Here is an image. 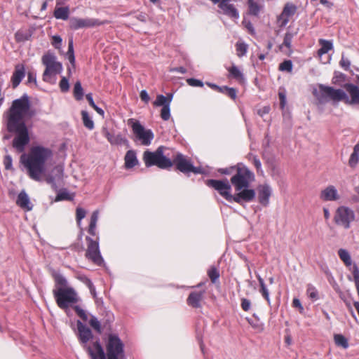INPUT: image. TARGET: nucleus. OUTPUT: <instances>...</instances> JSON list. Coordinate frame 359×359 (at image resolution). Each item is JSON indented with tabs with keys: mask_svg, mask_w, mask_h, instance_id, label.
Instances as JSON below:
<instances>
[{
	"mask_svg": "<svg viewBox=\"0 0 359 359\" xmlns=\"http://www.w3.org/2000/svg\"><path fill=\"white\" fill-rule=\"evenodd\" d=\"M86 240L88 243L87 250L86 252V258L97 265H101L103 262V259L99 249L98 238L94 241L91 238L87 236Z\"/></svg>",
	"mask_w": 359,
	"mask_h": 359,
	"instance_id": "obj_14",
	"label": "nucleus"
},
{
	"mask_svg": "<svg viewBox=\"0 0 359 359\" xmlns=\"http://www.w3.org/2000/svg\"><path fill=\"white\" fill-rule=\"evenodd\" d=\"M74 311H76V314L84 321H86L88 320V315L86 312L80 308L79 306H76L74 307Z\"/></svg>",
	"mask_w": 359,
	"mask_h": 359,
	"instance_id": "obj_55",
	"label": "nucleus"
},
{
	"mask_svg": "<svg viewBox=\"0 0 359 359\" xmlns=\"http://www.w3.org/2000/svg\"><path fill=\"white\" fill-rule=\"evenodd\" d=\"M74 95L76 100H81L83 97V90L80 81L76 82L74 86Z\"/></svg>",
	"mask_w": 359,
	"mask_h": 359,
	"instance_id": "obj_38",
	"label": "nucleus"
},
{
	"mask_svg": "<svg viewBox=\"0 0 359 359\" xmlns=\"http://www.w3.org/2000/svg\"><path fill=\"white\" fill-rule=\"evenodd\" d=\"M102 133L111 144H123L128 142L121 135L111 134L105 128L102 129Z\"/></svg>",
	"mask_w": 359,
	"mask_h": 359,
	"instance_id": "obj_24",
	"label": "nucleus"
},
{
	"mask_svg": "<svg viewBox=\"0 0 359 359\" xmlns=\"http://www.w3.org/2000/svg\"><path fill=\"white\" fill-rule=\"evenodd\" d=\"M236 165L230 167L229 168H221L219 170V172L224 175H230L233 174L236 172Z\"/></svg>",
	"mask_w": 359,
	"mask_h": 359,
	"instance_id": "obj_61",
	"label": "nucleus"
},
{
	"mask_svg": "<svg viewBox=\"0 0 359 359\" xmlns=\"http://www.w3.org/2000/svg\"><path fill=\"white\" fill-rule=\"evenodd\" d=\"M53 156L50 148L36 145L33 146L27 154H22L20 161L32 180L36 182L44 180L56 190V182L62 180L64 169L61 165H56L47 172V165L52 161Z\"/></svg>",
	"mask_w": 359,
	"mask_h": 359,
	"instance_id": "obj_1",
	"label": "nucleus"
},
{
	"mask_svg": "<svg viewBox=\"0 0 359 359\" xmlns=\"http://www.w3.org/2000/svg\"><path fill=\"white\" fill-rule=\"evenodd\" d=\"M259 292L262 294V295L263 296V297L267 301L268 304H270L271 299H270V297H269V290L267 289L266 285H264L260 286Z\"/></svg>",
	"mask_w": 359,
	"mask_h": 359,
	"instance_id": "obj_54",
	"label": "nucleus"
},
{
	"mask_svg": "<svg viewBox=\"0 0 359 359\" xmlns=\"http://www.w3.org/2000/svg\"><path fill=\"white\" fill-rule=\"evenodd\" d=\"M253 317L256 318L255 320H253L251 318H247L246 320L249 323V324L254 328L262 330V325L259 323V318L256 316V314L253 315Z\"/></svg>",
	"mask_w": 359,
	"mask_h": 359,
	"instance_id": "obj_46",
	"label": "nucleus"
},
{
	"mask_svg": "<svg viewBox=\"0 0 359 359\" xmlns=\"http://www.w3.org/2000/svg\"><path fill=\"white\" fill-rule=\"evenodd\" d=\"M359 162V143L356 144L353 147V153L348 160V165L350 167L354 168L356 167Z\"/></svg>",
	"mask_w": 359,
	"mask_h": 359,
	"instance_id": "obj_31",
	"label": "nucleus"
},
{
	"mask_svg": "<svg viewBox=\"0 0 359 359\" xmlns=\"http://www.w3.org/2000/svg\"><path fill=\"white\" fill-rule=\"evenodd\" d=\"M86 211L81 208H77L76 211V222L79 226L81 225V220L86 217Z\"/></svg>",
	"mask_w": 359,
	"mask_h": 359,
	"instance_id": "obj_45",
	"label": "nucleus"
},
{
	"mask_svg": "<svg viewBox=\"0 0 359 359\" xmlns=\"http://www.w3.org/2000/svg\"><path fill=\"white\" fill-rule=\"evenodd\" d=\"M338 255L346 266H350L352 264L351 255L346 250L339 249L338 250Z\"/></svg>",
	"mask_w": 359,
	"mask_h": 359,
	"instance_id": "obj_32",
	"label": "nucleus"
},
{
	"mask_svg": "<svg viewBox=\"0 0 359 359\" xmlns=\"http://www.w3.org/2000/svg\"><path fill=\"white\" fill-rule=\"evenodd\" d=\"M77 330H78V337L79 341L82 344L83 348H85L88 354L90 355V351L93 352V353H97L93 344L92 346H88L87 343L93 338V334L91 330L87 327L84 324H83L80 320H77Z\"/></svg>",
	"mask_w": 359,
	"mask_h": 359,
	"instance_id": "obj_16",
	"label": "nucleus"
},
{
	"mask_svg": "<svg viewBox=\"0 0 359 359\" xmlns=\"http://www.w3.org/2000/svg\"><path fill=\"white\" fill-rule=\"evenodd\" d=\"M170 103L171 98H168L163 95H158L153 104L155 107H164L166 104H170Z\"/></svg>",
	"mask_w": 359,
	"mask_h": 359,
	"instance_id": "obj_34",
	"label": "nucleus"
},
{
	"mask_svg": "<svg viewBox=\"0 0 359 359\" xmlns=\"http://www.w3.org/2000/svg\"><path fill=\"white\" fill-rule=\"evenodd\" d=\"M35 115V111L31 109L29 99L22 96L13 101L6 113L7 128L27 126L26 120Z\"/></svg>",
	"mask_w": 359,
	"mask_h": 359,
	"instance_id": "obj_3",
	"label": "nucleus"
},
{
	"mask_svg": "<svg viewBox=\"0 0 359 359\" xmlns=\"http://www.w3.org/2000/svg\"><path fill=\"white\" fill-rule=\"evenodd\" d=\"M170 104H166L164 107H162L161 110V118L163 121H168L170 118Z\"/></svg>",
	"mask_w": 359,
	"mask_h": 359,
	"instance_id": "obj_43",
	"label": "nucleus"
},
{
	"mask_svg": "<svg viewBox=\"0 0 359 359\" xmlns=\"http://www.w3.org/2000/svg\"><path fill=\"white\" fill-rule=\"evenodd\" d=\"M81 280L87 285L90 291V293L93 295V297H95V289L91 280L87 277H83L81 278Z\"/></svg>",
	"mask_w": 359,
	"mask_h": 359,
	"instance_id": "obj_56",
	"label": "nucleus"
},
{
	"mask_svg": "<svg viewBox=\"0 0 359 359\" xmlns=\"http://www.w3.org/2000/svg\"><path fill=\"white\" fill-rule=\"evenodd\" d=\"M164 147H159L155 151H145L143 154V160L147 167L156 165L161 169H166L172 166V160L164 155Z\"/></svg>",
	"mask_w": 359,
	"mask_h": 359,
	"instance_id": "obj_7",
	"label": "nucleus"
},
{
	"mask_svg": "<svg viewBox=\"0 0 359 359\" xmlns=\"http://www.w3.org/2000/svg\"><path fill=\"white\" fill-rule=\"evenodd\" d=\"M226 69L229 72V78L233 79L241 84L245 83L244 74L237 66L233 65L230 67H227Z\"/></svg>",
	"mask_w": 359,
	"mask_h": 359,
	"instance_id": "obj_25",
	"label": "nucleus"
},
{
	"mask_svg": "<svg viewBox=\"0 0 359 359\" xmlns=\"http://www.w3.org/2000/svg\"><path fill=\"white\" fill-rule=\"evenodd\" d=\"M319 44L320 45V48L318 50V55L320 57L333 48V44L331 41L320 39H319Z\"/></svg>",
	"mask_w": 359,
	"mask_h": 359,
	"instance_id": "obj_30",
	"label": "nucleus"
},
{
	"mask_svg": "<svg viewBox=\"0 0 359 359\" xmlns=\"http://www.w3.org/2000/svg\"><path fill=\"white\" fill-rule=\"evenodd\" d=\"M292 306L297 308L301 313L304 312V307L302 306L299 299L294 298L292 301Z\"/></svg>",
	"mask_w": 359,
	"mask_h": 359,
	"instance_id": "obj_64",
	"label": "nucleus"
},
{
	"mask_svg": "<svg viewBox=\"0 0 359 359\" xmlns=\"http://www.w3.org/2000/svg\"><path fill=\"white\" fill-rule=\"evenodd\" d=\"M98 217H99V211L98 210H95L92 213L89 227L96 229Z\"/></svg>",
	"mask_w": 359,
	"mask_h": 359,
	"instance_id": "obj_53",
	"label": "nucleus"
},
{
	"mask_svg": "<svg viewBox=\"0 0 359 359\" xmlns=\"http://www.w3.org/2000/svg\"><path fill=\"white\" fill-rule=\"evenodd\" d=\"M255 180V174L244 164L238 163L236 168V172L231 178V183L233 186L236 193L250 191L252 197L249 200H242L243 202L252 201L256 196L255 190L250 189V184Z\"/></svg>",
	"mask_w": 359,
	"mask_h": 359,
	"instance_id": "obj_4",
	"label": "nucleus"
},
{
	"mask_svg": "<svg viewBox=\"0 0 359 359\" xmlns=\"http://www.w3.org/2000/svg\"><path fill=\"white\" fill-rule=\"evenodd\" d=\"M334 342L337 346H341L344 348H347L348 347V340L342 334H334Z\"/></svg>",
	"mask_w": 359,
	"mask_h": 359,
	"instance_id": "obj_35",
	"label": "nucleus"
},
{
	"mask_svg": "<svg viewBox=\"0 0 359 359\" xmlns=\"http://www.w3.org/2000/svg\"><path fill=\"white\" fill-rule=\"evenodd\" d=\"M355 212L349 207L345 205L339 206L334 215V223L345 229L351 227V224L355 220Z\"/></svg>",
	"mask_w": 359,
	"mask_h": 359,
	"instance_id": "obj_11",
	"label": "nucleus"
},
{
	"mask_svg": "<svg viewBox=\"0 0 359 359\" xmlns=\"http://www.w3.org/2000/svg\"><path fill=\"white\" fill-rule=\"evenodd\" d=\"M187 82L191 86H194V87H203V83L201 80H198V79H188L187 80Z\"/></svg>",
	"mask_w": 359,
	"mask_h": 359,
	"instance_id": "obj_58",
	"label": "nucleus"
},
{
	"mask_svg": "<svg viewBox=\"0 0 359 359\" xmlns=\"http://www.w3.org/2000/svg\"><path fill=\"white\" fill-rule=\"evenodd\" d=\"M208 276L212 283H215L219 278V273L215 267H211L208 271Z\"/></svg>",
	"mask_w": 359,
	"mask_h": 359,
	"instance_id": "obj_48",
	"label": "nucleus"
},
{
	"mask_svg": "<svg viewBox=\"0 0 359 359\" xmlns=\"http://www.w3.org/2000/svg\"><path fill=\"white\" fill-rule=\"evenodd\" d=\"M82 120L83 125L89 130H93L94 128V123L90 117L88 113L86 111H81Z\"/></svg>",
	"mask_w": 359,
	"mask_h": 359,
	"instance_id": "obj_36",
	"label": "nucleus"
},
{
	"mask_svg": "<svg viewBox=\"0 0 359 359\" xmlns=\"http://www.w3.org/2000/svg\"><path fill=\"white\" fill-rule=\"evenodd\" d=\"M219 7L224 14L232 18H238V12L233 4H231L229 2H220Z\"/></svg>",
	"mask_w": 359,
	"mask_h": 359,
	"instance_id": "obj_23",
	"label": "nucleus"
},
{
	"mask_svg": "<svg viewBox=\"0 0 359 359\" xmlns=\"http://www.w3.org/2000/svg\"><path fill=\"white\" fill-rule=\"evenodd\" d=\"M320 198L323 201H336L340 199V195L334 186L329 185L320 191Z\"/></svg>",
	"mask_w": 359,
	"mask_h": 359,
	"instance_id": "obj_19",
	"label": "nucleus"
},
{
	"mask_svg": "<svg viewBox=\"0 0 359 359\" xmlns=\"http://www.w3.org/2000/svg\"><path fill=\"white\" fill-rule=\"evenodd\" d=\"M293 37H294V34L293 33L289 32H287L285 34L284 39H283V43L281 46H285V47H287L288 48H290Z\"/></svg>",
	"mask_w": 359,
	"mask_h": 359,
	"instance_id": "obj_44",
	"label": "nucleus"
},
{
	"mask_svg": "<svg viewBox=\"0 0 359 359\" xmlns=\"http://www.w3.org/2000/svg\"><path fill=\"white\" fill-rule=\"evenodd\" d=\"M4 165L5 168L7 170H10L12 168V158L11 156L7 155L4 158Z\"/></svg>",
	"mask_w": 359,
	"mask_h": 359,
	"instance_id": "obj_63",
	"label": "nucleus"
},
{
	"mask_svg": "<svg viewBox=\"0 0 359 359\" xmlns=\"http://www.w3.org/2000/svg\"><path fill=\"white\" fill-rule=\"evenodd\" d=\"M297 7L292 4L287 3L285 4L282 13L278 15L277 22L279 27H284L297 12Z\"/></svg>",
	"mask_w": 359,
	"mask_h": 359,
	"instance_id": "obj_17",
	"label": "nucleus"
},
{
	"mask_svg": "<svg viewBox=\"0 0 359 359\" xmlns=\"http://www.w3.org/2000/svg\"><path fill=\"white\" fill-rule=\"evenodd\" d=\"M249 11L250 14L257 15L260 11V6L255 0H248Z\"/></svg>",
	"mask_w": 359,
	"mask_h": 359,
	"instance_id": "obj_39",
	"label": "nucleus"
},
{
	"mask_svg": "<svg viewBox=\"0 0 359 359\" xmlns=\"http://www.w3.org/2000/svg\"><path fill=\"white\" fill-rule=\"evenodd\" d=\"M222 89L223 93H226L231 99L235 100L236 98L237 91L235 88L224 86Z\"/></svg>",
	"mask_w": 359,
	"mask_h": 359,
	"instance_id": "obj_50",
	"label": "nucleus"
},
{
	"mask_svg": "<svg viewBox=\"0 0 359 359\" xmlns=\"http://www.w3.org/2000/svg\"><path fill=\"white\" fill-rule=\"evenodd\" d=\"M93 347L97 353H93L90 351V355L92 359H106L105 353L99 340L93 342Z\"/></svg>",
	"mask_w": 359,
	"mask_h": 359,
	"instance_id": "obj_27",
	"label": "nucleus"
},
{
	"mask_svg": "<svg viewBox=\"0 0 359 359\" xmlns=\"http://www.w3.org/2000/svg\"><path fill=\"white\" fill-rule=\"evenodd\" d=\"M89 323L90 325V326L94 328L97 332L100 333L101 332V325H100V321L97 320V318L93 316L90 321H89Z\"/></svg>",
	"mask_w": 359,
	"mask_h": 359,
	"instance_id": "obj_49",
	"label": "nucleus"
},
{
	"mask_svg": "<svg viewBox=\"0 0 359 359\" xmlns=\"http://www.w3.org/2000/svg\"><path fill=\"white\" fill-rule=\"evenodd\" d=\"M42 62L46 66L43 74V80L53 83L55 82V76L60 74L62 65L56 60L55 56L52 54H46L42 57Z\"/></svg>",
	"mask_w": 359,
	"mask_h": 359,
	"instance_id": "obj_9",
	"label": "nucleus"
},
{
	"mask_svg": "<svg viewBox=\"0 0 359 359\" xmlns=\"http://www.w3.org/2000/svg\"><path fill=\"white\" fill-rule=\"evenodd\" d=\"M241 308L243 311H248L250 309L251 307V302L249 299L243 298L241 299Z\"/></svg>",
	"mask_w": 359,
	"mask_h": 359,
	"instance_id": "obj_60",
	"label": "nucleus"
},
{
	"mask_svg": "<svg viewBox=\"0 0 359 359\" xmlns=\"http://www.w3.org/2000/svg\"><path fill=\"white\" fill-rule=\"evenodd\" d=\"M256 191L257 193L258 202L264 207L268 206L273 191L271 186L267 183L259 184L257 187Z\"/></svg>",
	"mask_w": 359,
	"mask_h": 359,
	"instance_id": "obj_18",
	"label": "nucleus"
},
{
	"mask_svg": "<svg viewBox=\"0 0 359 359\" xmlns=\"http://www.w3.org/2000/svg\"><path fill=\"white\" fill-rule=\"evenodd\" d=\"M207 185L214 188L219 194L228 201H234L242 204V200H249L252 197L251 191H246L241 193H236L234 196L231 194V187L228 180H209L206 182Z\"/></svg>",
	"mask_w": 359,
	"mask_h": 359,
	"instance_id": "obj_5",
	"label": "nucleus"
},
{
	"mask_svg": "<svg viewBox=\"0 0 359 359\" xmlns=\"http://www.w3.org/2000/svg\"><path fill=\"white\" fill-rule=\"evenodd\" d=\"M345 88L349 93L351 99L347 96V98L344 99V102L348 104H359L358 87L351 83H347L345 85Z\"/></svg>",
	"mask_w": 359,
	"mask_h": 359,
	"instance_id": "obj_20",
	"label": "nucleus"
},
{
	"mask_svg": "<svg viewBox=\"0 0 359 359\" xmlns=\"http://www.w3.org/2000/svg\"><path fill=\"white\" fill-rule=\"evenodd\" d=\"M17 205L22 209L29 211L32 209V204L30 202L28 195L25 191H22L18 196Z\"/></svg>",
	"mask_w": 359,
	"mask_h": 359,
	"instance_id": "obj_22",
	"label": "nucleus"
},
{
	"mask_svg": "<svg viewBox=\"0 0 359 359\" xmlns=\"http://www.w3.org/2000/svg\"><path fill=\"white\" fill-rule=\"evenodd\" d=\"M11 133H15L16 136L13 140V147L18 153L24 151L26 146L29 144L30 139L27 126L7 128Z\"/></svg>",
	"mask_w": 359,
	"mask_h": 359,
	"instance_id": "obj_12",
	"label": "nucleus"
},
{
	"mask_svg": "<svg viewBox=\"0 0 359 359\" xmlns=\"http://www.w3.org/2000/svg\"><path fill=\"white\" fill-rule=\"evenodd\" d=\"M60 88L62 92H67L69 90V82L65 77L62 78L60 82Z\"/></svg>",
	"mask_w": 359,
	"mask_h": 359,
	"instance_id": "obj_59",
	"label": "nucleus"
},
{
	"mask_svg": "<svg viewBox=\"0 0 359 359\" xmlns=\"http://www.w3.org/2000/svg\"><path fill=\"white\" fill-rule=\"evenodd\" d=\"M53 15L56 19L67 20L69 19V8L68 6L56 7Z\"/></svg>",
	"mask_w": 359,
	"mask_h": 359,
	"instance_id": "obj_29",
	"label": "nucleus"
},
{
	"mask_svg": "<svg viewBox=\"0 0 359 359\" xmlns=\"http://www.w3.org/2000/svg\"><path fill=\"white\" fill-rule=\"evenodd\" d=\"M203 295V294L201 292H191L187 298V304L194 308L201 307Z\"/></svg>",
	"mask_w": 359,
	"mask_h": 359,
	"instance_id": "obj_26",
	"label": "nucleus"
},
{
	"mask_svg": "<svg viewBox=\"0 0 359 359\" xmlns=\"http://www.w3.org/2000/svg\"><path fill=\"white\" fill-rule=\"evenodd\" d=\"M52 39L53 46L56 48H59L62 43V38L60 36H53Z\"/></svg>",
	"mask_w": 359,
	"mask_h": 359,
	"instance_id": "obj_62",
	"label": "nucleus"
},
{
	"mask_svg": "<svg viewBox=\"0 0 359 359\" xmlns=\"http://www.w3.org/2000/svg\"><path fill=\"white\" fill-rule=\"evenodd\" d=\"M25 76V68L24 65L18 64L15 67V70L11 76V83L13 88L19 86L21 81Z\"/></svg>",
	"mask_w": 359,
	"mask_h": 359,
	"instance_id": "obj_21",
	"label": "nucleus"
},
{
	"mask_svg": "<svg viewBox=\"0 0 359 359\" xmlns=\"http://www.w3.org/2000/svg\"><path fill=\"white\" fill-rule=\"evenodd\" d=\"M68 54H69V62L74 65L75 62V57L74 55V47H73V39H70L69 41V48H68Z\"/></svg>",
	"mask_w": 359,
	"mask_h": 359,
	"instance_id": "obj_52",
	"label": "nucleus"
},
{
	"mask_svg": "<svg viewBox=\"0 0 359 359\" xmlns=\"http://www.w3.org/2000/svg\"><path fill=\"white\" fill-rule=\"evenodd\" d=\"M138 163L136 153L133 150H129L125 156V166L126 168H132Z\"/></svg>",
	"mask_w": 359,
	"mask_h": 359,
	"instance_id": "obj_28",
	"label": "nucleus"
},
{
	"mask_svg": "<svg viewBox=\"0 0 359 359\" xmlns=\"http://www.w3.org/2000/svg\"><path fill=\"white\" fill-rule=\"evenodd\" d=\"M53 277L55 287L53 294L59 308L67 310L72 304L79 302L80 298L76 290L69 285L68 281L62 274L54 272Z\"/></svg>",
	"mask_w": 359,
	"mask_h": 359,
	"instance_id": "obj_2",
	"label": "nucleus"
},
{
	"mask_svg": "<svg viewBox=\"0 0 359 359\" xmlns=\"http://www.w3.org/2000/svg\"><path fill=\"white\" fill-rule=\"evenodd\" d=\"M306 294L309 298L313 300H317L318 299V293L316 288L312 285H308L306 289Z\"/></svg>",
	"mask_w": 359,
	"mask_h": 359,
	"instance_id": "obj_41",
	"label": "nucleus"
},
{
	"mask_svg": "<svg viewBox=\"0 0 359 359\" xmlns=\"http://www.w3.org/2000/svg\"><path fill=\"white\" fill-rule=\"evenodd\" d=\"M350 201L353 203H359V184L353 187Z\"/></svg>",
	"mask_w": 359,
	"mask_h": 359,
	"instance_id": "obj_47",
	"label": "nucleus"
},
{
	"mask_svg": "<svg viewBox=\"0 0 359 359\" xmlns=\"http://www.w3.org/2000/svg\"><path fill=\"white\" fill-rule=\"evenodd\" d=\"M32 36V33L29 31L19 30L15 33V39L18 42H24L28 41Z\"/></svg>",
	"mask_w": 359,
	"mask_h": 359,
	"instance_id": "obj_33",
	"label": "nucleus"
},
{
	"mask_svg": "<svg viewBox=\"0 0 359 359\" xmlns=\"http://www.w3.org/2000/svg\"><path fill=\"white\" fill-rule=\"evenodd\" d=\"M172 165L175 164L177 168L183 173L192 172L194 173H201L200 168L194 167L190 160L187 159L183 154L177 153L172 161Z\"/></svg>",
	"mask_w": 359,
	"mask_h": 359,
	"instance_id": "obj_15",
	"label": "nucleus"
},
{
	"mask_svg": "<svg viewBox=\"0 0 359 359\" xmlns=\"http://www.w3.org/2000/svg\"><path fill=\"white\" fill-rule=\"evenodd\" d=\"M107 20L101 21L95 18H80L72 17L69 19V26L71 29L77 30L83 28H92L107 24Z\"/></svg>",
	"mask_w": 359,
	"mask_h": 359,
	"instance_id": "obj_13",
	"label": "nucleus"
},
{
	"mask_svg": "<svg viewBox=\"0 0 359 359\" xmlns=\"http://www.w3.org/2000/svg\"><path fill=\"white\" fill-rule=\"evenodd\" d=\"M72 199V197L70 196V194L67 191H62L57 194L55 201H63V200L69 201Z\"/></svg>",
	"mask_w": 359,
	"mask_h": 359,
	"instance_id": "obj_51",
	"label": "nucleus"
},
{
	"mask_svg": "<svg viewBox=\"0 0 359 359\" xmlns=\"http://www.w3.org/2000/svg\"><path fill=\"white\" fill-rule=\"evenodd\" d=\"M292 62L291 60H285L279 65V70L282 72H291L292 70Z\"/></svg>",
	"mask_w": 359,
	"mask_h": 359,
	"instance_id": "obj_42",
	"label": "nucleus"
},
{
	"mask_svg": "<svg viewBox=\"0 0 359 359\" xmlns=\"http://www.w3.org/2000/svg\"><path fill=\"white\" fill-rule=\"evenodd\" d=\"M248 159L250 161L254 166L256 168L257 172H260L261 174H263V170L262 169V163L259 161V159L252 154L248 155Z\"/></svg>",
	"mask_w": 359,
	"mask_h": 359,
	"instance_id": "obj_40",
	"label": "nucleus"
},
{
	"mask_svg": "<svg viewBox=\"0 0 359 359\" xmlns=\"http://www.w3.org/2000/svg\"><path fill=\"white\" fill-rule=\"evenodd\" d=\"M128 124L131 126L133 132L142 145L149 146L154 137L153 132L150 129H146L141 123L133 118L128 121Z\"/></svg>",
	"mask_w": 359,
	"mask_h": 359,
	"instance_id": "obj_10",
	"label": "nucleus"
},
{
	"mask_svg": "<svg viewBox=\"0 0 359 359\" xmlns=\"http://www.w3.org/2000/svg\"><path fill=\"white\" fill-rule=\"evenodd\" d=\"M313 94L319 103L323 104L329 101L338 103L347 98V94L341 89H335L330 86L320 84L318 88L313 91Z\"/></svg>",
	"mask_w": 359,
	"mask_h": 359,
	"instance_id": "obj_6",
	"label": "nucleus"
},
{
	"mask_svg": "<svg viewBox=\"0 0 359 359\" xmlns=\"http://www.w3.org/2000/svg\"><path fill=\"white\" fill-rule=\"evenodd\" d=\"M105 346L106 359H123L124 358V344L117 334H108Z\"/></svg>",
	"mask_w": 359,
	"mask_h": 359,
	"instance_id": "obj_8",
	"label": "nucleus"
},
{
	"mask_svg": "<svg viewBox=\"0 0 359 359\" xmlns=\"http://www.w3.org/2000/svg\"><path fill=\"white\" fill-rule=\"evenodd\" d=\"M236 55L241 57L244 56L248 50V45L243 42L238 41L236 44Z\"/></svg>",
	"mask_w": 359,
	"mask_h": 359,
	"instance_id": "obj_37",
	"label": "nucleus"
},
{
	"mask_svg": "<svg viewBox=\"0 0 359 359\" xmlns=\"http://www.w3.org/2000/svg\"><path fill=\"white\" fill-rule=\"evenodd\" d=\"M340 66L345 70H348L351 66V62L348 59L346 58L342 54L341 59L339 62Z\"/></svg>",
	"mask_w": 359,
	"mask_h": 359,
	"instance_id": "obj_57",
	"label": "nucleus"
}]
</instances>
